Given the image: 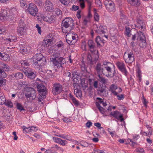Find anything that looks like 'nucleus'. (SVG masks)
Instances as JSON below:
<instances>
[{
  "label": "nucleus",
  "instance_id": "18",
  "mask_svg": "<svg viewBox=\"0 0 153 153\" xmlns=\"http://www.w3.org/2000/svg\"><path fill=\"white\" fill-rule=\"evenodd\" d=\"M45 8L46 10L52 12L54 9L53 4L50 1L46 0L45 2Z\"/></svg>",
  "mask_w": 153,
  "mask_h": 153
},
{
  "label": "nucleus",
  "instance_id": "9",
  "mask_svg": "<svg viewBox=\"0 0 153 153\" xmlns=\"http://www.w3.org/2000/svg\"><path fill=\"white\" fill-rule=\"evenodd\" d=\"M107 10L109 12H114L115 11V7L114 3L112 1L105 0L104 1Z\"/></svg>",
  "mask_w": 153,
  "mask_h": 153
},
{
  "label": "nucleus",
  "instance_id": "21",
  "mask_svg": "<svg viewBox=\"0 0 153 153\" xmlns=\"http://www.w3.org/2000/svg\"><path fill=\"white\" fill-rule=\"evenodd\" d=\"M53 140L55 143L59 144L62 146L66 145L67 143V142L66 140H63L56 137H53Z\"/></svg>",
  "mask_w": 153,
  "mask_h": 153
},
{
  "label": "nucleus",
  "instance_id": "48",
  "mask_svg": "<svg viewBox=\"0 0 153 153\" xmlns=\"http://www.w3.org/2000/svg\"><path fill=\"white\" fill-rule=\"evenodd\" d=\"M4 104L6 106L10 108L13 107V103L10 101L7 100V101H5Z\"/></svg>",
  "mask_w": 153,
  "mask_h": 153
},
{
  "label": "nucleus",
  "instance_id": "27",
  "mask_svg": "<svg viewBox=\"0 0 153 153\" xmlns=\"http://www.w3.org/2000/svg\"><path fill=\"white\" fill-rule=\"evenodd\" d=\"M53 41L47 39L46 38L42 42V45L44 47H48L52 43Z\"/></svg>",
  "mask_w": 153,
  "mask_h": 153
},
{
  "label": "nucleus",
  "instance_id": "39",
  "mask_svg": "<svg viewBox=\"0 0 153 153\" xmlns=\"http://www.w3.org/2000/svg\"><path fill=\"white\" fill-rule=\"evenodd\" d=\"M15 76L16 79H22L23 77V74L21 72L17 73L15 74Z\"/></svg>",
  "mask_w": 153,
  "mask_h": 153
},
{
  "label": "nucleus",
  "instance_id": "5",
  "mask_svg": "<svg viewBox=\"0 0 153 153\" xmlns=\"http://www.w3.org/2000/svg\"><path fill=\"white\" fill-rule=\"evenodd\" d=\"M123 59L126 63L131 64L135 60L134 54L133 51H128L124 53Z\"/></svg>",
  "mask_w": 153,
  "mask_h": 153
},
{
  "label": "nucleus",
  "instance_id": "54",
  "mask_svg": "<svg viewBox=\"0 0 153 153\" xmlns=\"http://www.w3.org/2000/svg\"><path fill=\"white\" fill-rule=\"evenodd\" d=\"M62 3L65 5H68L69 3V0H59Z\"/></svg>",
  "mask_w": 153,
  "mask_h": 153
},
{
  "label": "nucleus",
  "instance_id": "59",
  "mask_svg": "<svg viewBox=\"0 0 153 153\" xmlns=\"http://www.w3.org/2000/svg\"><path fill=\"white\" fill-rule=\"evenodd\" d=\"M92 16L91 13L90 9L89 8L88 10V13L87 16L85 17L86 18H88L89 19H91L92 17Z\"/></svg>",
  "mask_w": 153,
  "mask_h": 153
},
{
  "label": "nucleus",
  "instance_id": "30",
  "mask_svg": "<svg viewBox=\"0 0 153 153\" xmlns=\"http://www.w3.org/2000/svg\"><path fill=\"white\" fill-rule=\"evenodd\" d=\"M70 22L69 18H66L62 21V26L64 27L65 28H67L70 25Z\"/></svg>",
  "mask_w": 153,
  "mask_h": 153
},
{
  "label": "nucleus",
  "instance_id": "23",
  "mask_svg": "<svg viewBox=\"0 0 153 153\" xmlns=\"http://www.w3.org/2000/svg\"><path fill=\"white\" fill-rule=\"evenodd\" d=\"M97 29L96 30V32L98 34H104L105 31L106 27L103 25H100V26H97Z\"/></svg>",
  "mask_w": 153,
  "mask_h": 153
},
{
  "label": "nucleus",
  "instance_id": "64",
  "mask_svg": "<svg viewBox=\"0 0 153 153\" xmlns=\"http://www.w3.org/2000/svg\"><path fill=\"white\" fill-rule=\"evenodd\" d=\"M47 39H49L50 40H51L52 41H53V37L52 36V35L51 34H49L46 37Z\"/></svg>",
  "mask_w": 153,
  "mask_h": 153
},
{
  "label": "nucleus",
  "instance_id": "4",
  "mask_svg": "<svg viewBox=\"0 0 153 153\" xmlns=\"http://www.w3.org/2000/svg\"><path fill=\"white\" fill-rule=\"evenodd\" d=\"M26 11L33 16H36L38 14V8L33 3H31L28 4Z\"/></svg>",
  "mask_w": 153,
  "mask_h": 153
},
{
  "label": "nucleus",
  "instance_id": "45",
  "mask_svg": "<svg viewBox=\"0 0 153 153\" xmlns=\"http://www.w3.org/2000/svg\"><path fill=\"white\" fill-rule=\"evenodd\" d=\"M7 80L3 78H0V86H2L6 85Z\"/></svg>",
  "mask_w": 153,
  "mask_h": 153
},
{
  "label": "nucleus",
  "instance_id": "22",
  "mask_svg": "<svg viewBox=\"0 0 153 153\" xmlns=\"http://www.w3.org/2000/svg\"><path fill=\"white\" fill-rule=\"evenodd\" d=\"M8 11V9L4 8H2L1 10H0V18H1V20H2L4 17L9 16V14Z\"/></svg>",
  "mask_w": 153,
  "mask_h": 153
},
{
  "label": "nucleus",
  "instance_id": "31",
  "mask_svg": "<svg viewBox=\"0 0 153 153\" xmlns=\"http://www.w3.org/2000/svg\"><path fill=\"white\" fill-rule=\"evenodd\" d=\"M93 11L94 20L95 21L98 22L100 19V16L97 13V10L95 8H94Z\"/></svg>",
  "mask_w": 153,
  "mask_h": 153
},
{
  "label": "nucleus",
  "instance_id": "19",
  "mask_svg": "<svg viewBox=\"0 0 153 153\" xmlns=\"http://www.w3.org/2000/svg\"><path fill=\"white\" fill-rule=\"evenodd\" d=\"M22 128L23 129V130L24 132H25L27 133L32 132L33 131H36L38 129L37 127L34 126L27 127L25 126H23L22 127Z\"/></svg>",
  "mask_w": 153,
  "mask_h": 153
},
{
  "label": "nucleus",
  "instance_id": "34",
  "mask_svg": "<svg viewBox=\"0 0 153 153\" xmlns=\"http://www.w3.org/2000/svg\"><path fill=\"white\" fill-rule=\"evenodd\" d=\"M89 84L90 85L93 86L94 88H97L98 87V82L97 81H94L93 82H91V79H89Z\"/></svg>",
  "mask_w": 153,
  "mask_h": 153
},
{
  "label": "nucleus",
  "instance_id": "55",
  "mask_svg": "<svg viewBox=\"0 0 153 153\" xmlns=\"http://www.w3.org/2000/svg\"><path fill=\"white\" fill-rule=\"evenodd\" d=\"M79 9V7L78 6L73 5L72 7L71 8V10L72 11H76L77 10H78Z\"/></svg>",
  "mask_w": 153,
  "mask_h": 153
},
{
  "label": "nucleus",
  "instance_id": "15",
  "mask_svg": "<svg viewBox=\"0 0 153 153\" xmlns=\"http://www.w3.org/2000/svg\"><path fill=\"white\" fill-rule=\"evenodd\" d=\"M37 88L39 92L43 96H45L46 94V88L42 83L37 84Z\"/></svg>",
  "mask_w": 153,
  "mask_h": 153
},
{
  "label": "nucleus",
  "instance_id": "61",
  "mask_svg": "<svg viewBox=\"0 0 153 153\" xmlns=\"http://www.w3.org/2000/svg\"><path fill=\"white\" fill-rule=\"evenodd\" d=\"M36 28H37L38 33L40 34H41V27H39V25L38 24L36 25Z\"/></svg>",
  "mask_w": 153,
  "mask_h": 153
},
{
  "label": "nucleus",
  "instance_id": "58",
  "mask_svg": "<svg viewBox=\"0 0 153 153\" xmlns=\"http://www.w3.org/2000/svg\"><path fill=\"white\" fill-rule=\"evenodd\" d=\"M15 36H13L12 37V38L11 39L10 38H7L6 39V40L7 41H9L10 42H11L12 41H14V42L15 41V40H17Z\"/></svg>",
  "mask_w": 153,
  "mask_h": 153
},
{
  "label": "nucleus",
  "instance_id": "44",
  "mask_svg": "<svg viewBox=\"0 0 153 153\" xmlns=\"http://www.w3.org/2000/svg\"><path fill=\"white\" fill-rule=\"evenodd\" d=\"M131 30L130 28L129 27H126L125 30V34L128 37L131 36L130 34Z\"/></svg>",
  "mask_w": 153,
  "mask_h": 153
},
{
  "label": "nucleus",
  "instance_id": "10",
  "mask_svg": "<svg viewBox=\"0 0 153 153\" xmlns=\"http://www.w3.org/2000/svg\"><path fill=\"white\" fill-rule=\"evenodd\" d=\"M88 50L93 54L97 55L99 56L98 51L96 49L95 44L91 40H88Z\"/></svg>",
  "mask_w": 153,
  "mask_h": 153
},
{
  "label": "nucleus",
  "instance_id": "52",
  "mask_svg": "<svg viewBox=\"0 0 153 153\" xmlns=\"http://www.w3.org/2000/svg\"><path fill=\"white\" fill-rule=\"evenodd\" d=\"M6 27H0V34L4 33L6 31Z\"/></svg>",
  "mask_w": 153,
  "mask_h": 153
},
{
  "label": "nucleus",
  "instance_id": "14",
  "mask_svg": "<svg viewBox=\"0 0 153 153\" xmlns=\"http://www.w3.org/2000/svg\"><path fill=\"white\" fill-rule=\"evenodd\" d=\"M137 24L135 25L136 28H138L142 31H145L146 30V25L142 20L141 16H139L137 19Z\"/></svg>",
  "mask_w": 153,
  "mask_h": 153
},
{
  "label": "nucleus",
  "instance_id": "7",
  "mask_svg": "<svg viewBox=\"0 0 153 153\" xmlns=\"http://www.w3.org/2000/svg\"><path fill=\"white\" fill-rule=\"evenodd\" d=\"M138 38L140 40L139 44L140 48H143L146 47V38L144 33L141 31H137Z\"/></svg>",
  "mask_w": 153,
  "mask_h": 153
},
{
  "label": "nucleus",
  "instance_id": "29",
  "mask_svg": "<svg viewBox=\"0 0 153 153\" xmlns=\"http://www.w3.org/2000/svg\"><path fill=\"white\" fill-rule=\"evenodd\" d=\"M95 41L98 47L100 45L101 43L103 44L105 43V40L102 38H100L99 36L97 37L95 39Z\"/></svg>",
  "mask_w": 153,
  "mask_h": 153
},
{
  "label": "nucleus",
  "instance_id": "51",
  "mask_svg": "<svg viewBox=\"0 0 153 153\" xmlns=\"http://www.w3.org/2000/svg\"><path fill=\"white\" fill-rule=\"evenodd\" d=\"M80 6L81 8L82 9L84 8L85 7V4L84 0H79Z\"/></svg>",
  "mask_w": 153,
  "mask_h": 153
},
{
  "label": "nucleus",
  "instance_id": "53",
  "mask_svg": "<svg viewBox=\"0 0 153 153\" xmlns=\"http://www.w3.org/2000/svg\"><path fill=\"white\" fill-rule=\"evenodd\" d=\"M136 151L138 152H140L141 153H145V151L143 148L139 147L137 148L136 150Z\"/></svg>",
  "mask_w": 153,
  "mask_h": 153
},
{
  "label": "nucleus",
  "instance_id": "1",
  "mask_svg": "<svg viewBox=\"0 0 153 153\" xmlns=\"http://www.w3.org/2000/svg\"><path fill=\"white\" fill-rule=\"evenodd\" d=\"M103 66L104 68L103 74L107 77H113L115 73V70L113 71L112 68H114V65L109 62L105 61L103 62Z\"/></svg>",
  "mask_w": 153,
  "mask_h": 153
},
{
  "label": "nucleus",
  "instance_id": "11",
  "mask_svg": "<svg viewBox=\"0 0 153 153\" xmlns=\"http://www.w3.org/2000/svg\"><path fill=\"white\" fill-rule=\"evenodd\" d=\"M62 88L61 84L58 83L53 84L52 87V92L55 95H58L62 91Z\"/></svg>",
  "mask_w": 153,
  "mask_h": 153
},
{
  "label": "nucleus",
  "instance_id": "33",
  "mask_svg": "<svg viewBox=\"0 0 153 153\" xmlns=\"http://www.w3.org/2000/svg\"><path fill=\"white\" fill-rule=\"evenodd\" d=\"M137 79L138 81L140 82L141 81L142 79L141 72L139 69H138L137 73Z\"/></svg>",
  "mask_w": 153,
  "mask_h": 153
},
{
  "label": "nucleus",
  "instance_id": "25",
  "mask_svg": "<svg viewBox=\"0 0 153 153\" xmlns=\"http://www.w3.org/2000/svg\"><path fill=\"white\" fill-rule=\"evenodd\" d=\"M44 20L49 23H53L55 21V17L53 16H46L44 18Z\"/></svg>",
  "mask_w": 153,
  "mask_h": 153
},
{
  "label": "nucleus",
  "instance_id": "38",
  "mask_svg": "<svg viewBox=\"0 0 153 153\" xmlns=\"http://www.w3.org/2000/svg\"><path fill=\"white\" fill-rule=\"evenodd\" d=\"M97 88V91L100 93H103L105 91V88L103 85H100Z\"/></svg>",
  "mask_w": 153,
  "mask_h": 153
},
{
  "label": "nucleus",
  "instance_id": "43",
  "mask_svg": "<svg viewBox=\"0 0 153 153\" xmlns=\"http://www.w3.org/2000/svg\"><path fill=\"white\" fill-rule=\"evenodd\" d=\"M20 4L21 6L24 8H26L27 6L26 1L24 0H20Z\"/></svg>",
  "mask_w": 153,
  "mask_h": 153
},
{
  "label": "nucleus",
  "instance_id": "2",
  "mask_svg": "<svg viewBox=\"0 0 153 153\" xmlns=\"http://www.w3.org/2000/svg\"><path fill=\"white\" fill-rule=\"evenodd\" d=\"M51 59L54 65L57 68L62 67L63 64L65 63V59L60 57L59 53H54L51 56Z\"/></svg>",
  "mask_w": 153,
  "mask_h": 153
},
{
  "label": "nucleus",
  "instance_id": "12",
  "mask_svg": "<svg viewBox=\"0 0 153 153\" xmlns=\"http://www.w3.org/2000/svg\"><path fill=\"white\" fill-rule=\"evenodd\" d=\"M116 65L119 70L123 74L126 76H128V73L126 69L124 62H122L118 61L116 62Z\"/></svg>",
  "mask_w": 153,
  "mask_h": 153
},
{
  "label": "nucleus",
  "instance_id": "40",
  "mask_svg": "<svg viewBox=\"0 0 153 153\" xmlns=\"http://www.w3.org/2000/svg\"><path fill=\"white\" fill-rule=\"evenodd\" d=\"M81 48L83 51H86V44L85 41L82 42L81 43Z\"/></svg>",
  "mask_w": 153,
  "mask_h": 153
},
{
  "label": "nucleus",
  "instance_id": "36",
  "mask_svg": "<svg viewBox=\"0 0 153 153\" xmlns=\"http://www.w3.org/2000/svg\"><path fill=\"white\" fill-rule=\"evenodd\" d=\"M1 64L2 65V68L3 69H2L3 70V71H9V67L8 65L4 63H2Z\"/></svg>",
  "mask_w": 153,
  "mask_h": 153
},
{
  "label": "nucleus",
  "instance_id": "50",
  "mask_svg": "<svg viewBox=\"0 0 153 153\" xmlns=\"http://www.w3.org/2000/svg\"><path fill=\"white\" fill-rule=\"evenodd\" d=\"M117 96V98L118 100H123L124 98V95L123 94H121L120 95H118V92L117 93V95H114Z\"/></svg>",
  "mask_w": 153,
  "mask_h": 153
},
{
  "label": "nucleus",
  "instance_id": "32",
  "mask_svg": "<svg viewBox=\"0 0 153 153\" xmlns=\"http://www.w3.org/2000/svg\"><path fill=\"white\" fill-rule=\"evenodd\" d=\"M98 77H99L98 80L101 83L105 84L107 82L108 79L102 76L100 74L98 75Z\"/></svg>",
  "mask_w": 153,
  "mask_h": 153
},
{
  "label": "nucleus",
  "instance_id": "20",
  "mask_svg": "<svg viewBox=\"0 0 153 153\" xmlns=\"http://www.w3.org/2000/svg\"><path fill=\"white\" fill-rule=\"evenodd\" d=\"M128 3L133 7H138L141 4L140 0H127Z\"/></svg>",
  "mask_w": 153,
  "mask_h": 153
},
{
  "label": "nucleus",
  "instance_id": "47",
  "mask_svg": "<svg viewBox=\"0 0 153 153\" xmlns=\"http://www.w3.org/2000/svg\"><path fill=\"white\" fill-rule=\"evenodd\" d=\"M6 101V99L4 97L0 96V105H2L4 104Z\"/></svg>",
  "mask_w": 153,
  "mask_h": 153
},
{
  "label": "nucleus",
  "instance_id": "28",
  "mask_svg": "<svg viewBox=\"0 0 153 153\" xmlns=\"http://www.w3.org/2000/svg\"><path fill=\"white\" fill-rule=\"evenodd\" d=\"M18 32L19 35L22 36L26 34V30L25 27H18Z\"/></svg>",
  "mask_w": 153,
  "mask_h": 153
},
{
  "label": "nucleus",
  "instance_id": "63",
  "mask_svg": "<svg viewBox=\"0 0 153 153\" xmlns=\"http://www.w3.org/2000/svg\"><path fill=\"white\" fill-rule=\"evenodd\" d=\"M92 123L90 121H88L85 124L86 127L88 128L92 126Z\"/></svg>",
  "mask_w": 153,
  "mask_h": 153
},
{
  "label": "nucleus",
  "instance_id": "6",
  "mask_svg": "<svg viewBox=\"0 0 153 153\" xmlns=\"http://www.w3.org/2000/svg\"><path fill=\"white\" fill-rule=\"evenodd\" d=\"M78 36L76 34L72 33H68L66 36L67 43L70 45L74 44L76 41Z\"/></svg>",
  "mask_w": 153,
  "mask_h": 153
},
{
  "label": "nucleus",
  "instance_id": "60",
  "mask_svg": "<svg viewBox=\"0 0 153 153\" xmlns=\"http://www.w3.org/2000/svg\"><path fill=\"white\" fill-rule=\"evenodd\" d=\"M62 120L64 122L66 123L71 122V119L66 117L63 118Z\"/></svg>",
  "mask_w": 153,
  "mask_h": 153
},
{
  "label": "nucleus",
  "instance_id": "49",
  "mask_svg": "<svg viewBox=\"0 0 153 153\" xmlns=\"http://www.w3.org/2000/svg\"><path fill=\"white\" fill-rule=\"evenodd\" d=\"M91 19H89L88 18L85 17L83 19V24L86 25H87L88 23L90 22Z\"/></svg>",
  "mask_w": 153,
  "mask_h": 153
},
{
  "label": "nucleus",
  "instance_id": "16",
  "mask_svg": "<svg viewBox=\"0 0 153 153\" xmlns=\"http://www.w3.org/2000/svg\"><path fill=\"white\" fill-rule=\"evenodd\" d=\"M110 115L117 120H120L121 121H122L124 120L123 114L117 111L111 112Z\"/></svg>",
  "mask_w": 153,
  "mask_h": 153
},
{
  "label": "nucleus",
  "instance_id": "41",
  "mask_svg": "<svg viewBox=\"0 0 153 153\" xmlns=\"http://www.w3.org/2000/svg\"><path fill=\"white\" fill-rule=\"evenodd\" d=\"M16 106L17 109L19 110L20 111L25 110V109L23 107L22 105L19 103L17 102L16 104Z\"/></svg>",
  "mask_w": 153,
  "mask_h": 153
},
{
  "label": "nucleus",
  "instance_id": "35",
  "mask_svg": "<svg viewBox=\"0 0 153 153\" xmlns=\"http://www.w3.org/2000/svg\"><path fill=\"white\" fill-rule=\"evenodd\" d=\"M8 11L9 14V16H12L17 13V11L16 9L14 8L9 10L8 9Z\"/></svg>",
  "mask_w": 153,
  "mask_h": 153
},
{
  "label": "nucleus",
  "instance_id": "62",
  "mask_svg": "<svg viewBox=\"0 0 153 153\" xmlns=\"http://www.w3.org/2000/svg\"><path fill=\"white\" fill-rule=\"evenodd\" d=\"M81 11L80 10H79L77 13L76 15V17L78 19H79L81 17Z\"/></svg>",
  "mask_w": 153,
  "mask_h": 153
},
{
  "label": "nucleus",
  "instance_id": "46",
  "mask_svg": "<svg viewBox=\"0 0 153 153\" xmlns=\"http://www.w3.org/2000/svg\"><path fill=\"white\" fill-rule=\"evenodd\" d=\"M25 27V24L24 23V20L22 19H20L19 22L18 27Z\"/></svg>",
  "mask_w": 153,
  "mask_h": 153
},
{
  "label": "nucleus",
  "instance_id": "26",
  "mask_svg": "<svg viewBox=\"0 0 153 153\" xmlns=\"http://www.w3.org/2000/svg\"><path fill=\"white\" fill-rule=\"evenodd\" d=\"M95 69L98 75L102 73L103 74V71L104 68H103L102 67L101 64L100 63H97L95 67Z\"/></svg>",
  "mask_w": 153,
  "mask_h": 153
},
{
  "label": "nucleus",
  "instance_id": "8",
  "mask_svg": "<svg viewBox=\"0 0 153 153\" xmlns=\"http://www.w3.org/2000/svg\"><path fill=\"white\" fill-rule=\"evenodd\" d=\"M43 56L42 54L39 53L35 54L33 57V64L35 65H42L44 63H42L43 61L42 60Z\"/></svg>",
  "mask_w": 153,
  "mask_h": 153
},
{
  "label": "nucleus",
  "instance_id": "3",
  "mask_svg": "<svg viewBox=\"0 0 153 153\" xmlns=\"http://www.w3.org/2000/svg\"><path fill=\"white\" fill-rule=\"evenodd\" d=\"M25 95L27 100L30 102L34 100L36 95V91L30 87H27L25 89Z\"/></svg>",
  "mask_w": 153,
  "mask_h": 153
},
{
  "label": "nucleus",
  "instance_id": "24",
  "mask_svg": "<svg viewBox=\"0 0 153 153\" xmlns=\"http://www.w3.org/2000/svg\"><path fill=\"white\" fill-rule=\"evenodd\" d=\"M118 89V87L115 85L112 84L110 86L109 91L111 92V93L114 95H117V93L115 90Z\"/></svg>",
  "mask_w": 153,
  "mask_h": 153
},
{
  "label": "nucleus",
  "instance_id": "57",
  "mask_svg": "<svg viewBox=\"0 0 153 153\" xmlns=\"http://www.w3.org/2000/svg\"><path fill=\"white\" fill-rule=\"evenodd\" d=\"M3 59L6 61H8L10 60V57L7 55H5L3 57Z\"/></svg>",
  "mask_w": 153,
  "mask_h": 153
},
{
  "label": "nucleus",
  "instance_id": "13",
  "mask_svg": "<svg viewBox=\"0 0 153 153\" xmlns=\"http://www.w3.org/2000/svg\"><path fill=\"white\" fill-rule=\"evenodd\" d=\"M23 72L28 78L31 79L35 78L36 76V71L28 67H27L26 69H24L23 70Z\"/></svg>",
  "mask_w": 153,
  "mask_h": 153
},
{
  "label": "nucleus",
  "instance_id": "37",
  "mask_svg": "<svg viewBox=\"0 0 153 153\" xmlns=\"http://www.w3.org/2000/svg\"><path fill=\"white\" fill-rule=\"evenodd\" d=\"M21 64L22 66L24 68H25L26 69V68H25V66H28L29 65V63L26 60H22L21 61Z\"/></svg>",
  "mask_w": 153,
  "mask_h": 153
},
{
  "label": "nucleus",
  "instance_id": "42",
  "mask_svg": "<svg viewBox=\"0 0 153 153\" xmlns=\"http://www.w3.org/2000/svg\"><path fill=\"white\" fill-rule=\"evenodd\" d=\"M75 92H76L75 94L76 96L77 97H81L82 96V93L81 91L78 89H76L74 91Z\"/></svg>",
  "mask_w": 153,
  "mask_h": 153
},
{
  "label": "nucleus",
  "instance_id": "56",
  "mask_svg": "<svg viewBox=\"0 0 153 153\" xmlns=\"http://www.w3.org/2000/svg\"><path fill=\"white\" fill-rule=\"evenodd\" d=\"M3 77H5L6 76V74L5 72L3 71V69H0V75Z\"/></svg>",
  "mask_w": 153,
  "mask_h": 153
},
{
  "label": "nucleus",
  "instance_id": "17",
  "mask_svg": "<svg viewBox=\"0 0 153 153\" xmlns=\"http://www.w3.org/2000/svg\"><path fill=\"white\" fill-rule=\"evenodd\" d=\"M63 45V44L61 42L57 43L56 44L51 46L49 48V52L52 53L53 52L57 51L59 48H61Z\"/></svg>",
  "mask_w": 153,
  "mask_h": 153
}]
</instances>
